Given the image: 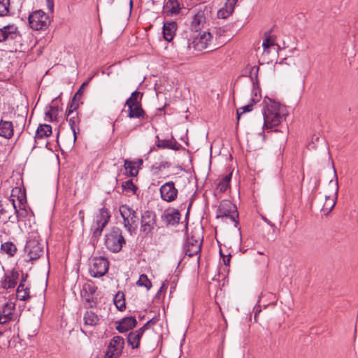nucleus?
Returning a JSON list of instances; mask_svg holds the SVG:
<instances>
[{
  "label": "nucleus",
  "instance_id": "nucleus-1",
  "mask_svg": "<svg viewBox=\"0 0 358 358\" xmlns=\"http://www.w3.org/2000/svg\"><path fill=\"white\" fill-rule=\"evenodd\" d=\"M265 106L262 109L264 117V128L271 129L280 124L282 120V115L280 113L281 105L271 99L264 100Z\"/></svg>",
  "mask_w": 358,
  "mask_h": 358
},
{
  "label": "nucleus",
  "instance_id": "nucleus-2",
  "mask_svg": "<svg viewBox=\"0 0 358 358\" xmlns=\"http://www.w3.org/2000/svg\"><path fill=\"white\" fill-rule=\"evenodd\" d=\"M24 251L30 260L38 259L44 254V243L37 233L29 234Z\"/></svg>",
  "mask_w": 358,
  "mask_h": 358
},
{
  "label": "nucleus",
  "instance_id": "nucleus-3",
  "mask_svg": "<svg viewBox=\"0 0 358 358\" xmlns=\"http://www.w3.org/2000/svg\"><path fill=\"white\" fill-rule=\"evenodd\" d=\"M125 240L122 236V230L118 227H113L106 234L105 245L112 252H118L121 250Z\"/></svg>",
  "mask_w": 358,
  "mask_h": 358
},
{
  "label": "nucleus",
  "instance_id": "nucleus-4",
  "mask_svg": "<svg viewBox=\"0 0 358 358\" xmlns=\"http://www.w3.org/2000/svg\"><path fill=\"white\" fill-rule=\"evenodd\" d=\"M119 211L123 219L124 228L131 234L136 231L139 220L136 212L126 204L120 206Z\"/></svg>",
  "mask_w": 358,
  "mask_h": 358
},
{
  "label": "nucleus",
  "instance_id": "nucleus-5",
  "mask_svg": "<svg viewBox=\"0 0 358 358\" xmlns=\"http://www.w3.org/2000/svg\"><path fill=\"white\" fill-rule=\"evenodd\" d=\"M203 243V236L195 231H192L190 236H188L183 245V252L189 257L199 255ZM200 260V255L198 257V261Z\"/></svg>",
  "mask_w": 358,
  "mask_h": 358
},
{
  "label": "nucleus",
  "instance_id": "nucleus-6",
  "mask_svg": "<svg viewBox=\"0 0 358 358\" xmlns=\"http://www.w3.org/2000/svg\"><path fill=\"white\" fill-rule=\"evenodd\" d=\"M28 20L30 27L37 31L47 29L50 23L48 15L41 10L31 13Z\"/></svg>",
  "mask_w": 358,
  "mask_h": 358
},
{
  "label": "nucleus",
  "instance_id": "nucleus-7",
  "mask_svg": "<svg viewBox=\"0 0 358 358\" xmlns=\"http://www.w3.org/2000/svg\"><path fill=\"white\" fill-rule=\"evenodd\" d=\"M229 217L232 222H235V226L236 227L238 213L236 206L229 201H223L218 208L217 217Z\"/></svg>",
  "mask_w": 358,
  "mask_h": 358
},
{
  "label": "nucleus",
  "instance_id": "nucleus-8",
  "mask_svg": "<svg viewBox=\"0 0 358 358\" xmlns=\"http://www.w3.org/2000/svg\"><path fill=\"white\" fill-rule=\"evenodd\" d=\"M108 268L109 262L106 258L94 257L90 268V273L94 278H100L108 272Z\"/></svg>",
  "mask_w": 358,
  "mask_h": 358
},
{
  "label": "nucleus",
  "instance_id": "nucleus-9",
  "mask_svg": "<svg viewBox=\"0 0 358 358\" xmlns=\"http://www.w3.org/2000/svg\"><path fill=\"white\" fill-rule=\"evenodd\" d=\"M157 217L152 210H145L141 214V231L145 235H148L152 232L156 226Z\"/></svg>",
  "mask_w": 358,
  "mask_h": 358
},
{
  "label": "nucleus",
  "instance_id": "nucleus-10",
  "mask_svg": "<svg viewBox=\"0 0 358 358\" xmlns=\"http://www.w3.org/2000/svg\"><path fill=\"white\" fill-rule=\"evenodd\" d=\"M161 198L166 202L175 201L178 196V191L172 181L165 182L159 189Z\"/></svg>",
  "mask_w": 358,
  "mask_h": 358
},
{
  "label": "nucleus",
  "instance_id": "nucleus-11",
  "mask_svg": "<svg viewBox=\"0 0 358 358\" xmlns=\"http://www.w3.org/2000/svg\"><path fill=\"white\" fill-rule=\"evenodd\" d=\"M328 155H329V159L331 160V166H332V168H333V170H334V177L336 178V181H335V192H334V196L331 198L330 196H326L325 198H326V201L323 206V210H327V212H330L335 206L336 205V199H337V197H338V188H339V186H338V176H337V173H336V170L335 169V166H334V162L332 161L331 158V155H330V152L328 151Z\"/></svg>",
  "mask_w": 358,
  "mask_h": 358
},
{
  "label": "nucleus",
  "instance_id": "nucleus-12",
  "mask_svg": "<svg viewBox=\"0 0 358 358\" xmlns=\"http://www.w3.org/2000/svg\"><path fill=\"white\" fill-rule=\"evenodd\" d=\"M20 37L17 28L14 25H6L0 28V43L17 40Z\"/></svg>",
  "mask_w": 358,
  "mask_h": 358
},
{
  "label": "nucleus",
  "instance_id": "nucleus-13",
  "mask_svg": "<svg viewBox=\"0 0 358 358\" xmlns=\"http://www.w3.org/2000/svg\"><path fill=\"white\" fill-rule=\"evenodd\" d=\"M18 278L19 273L15 269L6 271L1 281V287L4 289L14 288Z\"/></svg>",
  "mask_w": 358,
  "mask_h": 358
},
{
  "label": "nucleus",
  "instance_id": "nucleus-14",
  "mask_svg": "<svg viewBox=\"0 0 358 358\" xmlns=\"http://www.w3.org/2000/svg\"><path fill=\"white\" fill-rule=\"evenodd\" d=\"M15 308V303L7 302L0 309V324H4L13 320V312Z\"/></svg>",
  "mask_w": 358,
  "mask_h": 358
},
{
  "label": "nucleus",
  "instance_id": "nucleus-15",
  "mask_svg": "<svg viewBox=\"0 0 358 358\" xmlns=\"http://www.w3.org/2000/svg\"><path fill=\"white\" fill-rule=\"evenodd\" d=\"M161 218L166 225L175 226L180 222V213L177 209L168 210L164 212Z\"/></svg>",
  "mask_w": 358,
  "mask_h": 358
},
{
  "label": "nucleus",
  "instance_id": "nucleus-16",
  "mask_svg": "<svg viewBox=\"0 0 358 358\" xmlns=\"http://www.w3.org/2000/svg\"><path fill=\"white\" fill-rule=\"evenodd\" d=\"M211 35L210 32H204L194 37L192 41L193 48L199 51L203 50L208 47Z\"/></svg>",
  "mask_w": 358,
  "mask_h": 358
},
{
  "label": "nucleus",
  "instance_id": "nucleus-17",
  "mask_svg": "<svg viewBox=\"0 0 358 358\" xmlns=\"http://www.w3.org/2000/svg\"><path fill=\"white\" fill-rule=\"evenodd\" d=\"M117 324L116 329L120 333H124L134 329L137 324V320L134 316L126 317L118 321Z\"/></svg>",
  "mask_w": 358,
  "mask_h": 358
},
{
  "label": "nucleus",
  "instance_id": "nucleus-18",
  "mask_svg": "<svg viewBox=\"0 0 358 358\" xmlns=\"http://www.w3.org/2000/svg\"><path fill=\"white\" fill-rule=\"evenodd\" d=\"M206 17L204 10H199L193 16L191 22L190 28L194 31H199L201 30L205 23Z\"/></svg>",
  "mask_w": 358,
  "mask_h": 358
},
{
  "label": "nucleus",
  "instance_id": "nucleus-19",
  "mask_svg": "<svg viewBox=\"0 0 358 358\" xmlns=\"http://www.w3.org/2000/svg\"><path fill=\"white\" fill-rule=\"evenodd\" d=\"M97 287L92 284L86 283L83 285L82 296L90 303V306L92 307L96 304L94 295L96 293Z\"/></svg>",
  "mask_w": 358,
  "mask_h": 358
},
{
  "label": "nucleus",
  "instance_id": "nucleus-20",
  "mask_svg": "<svg viewBox=\"0 0 358 358\" xmlns=\"http://www.w3.org/2000/svg\"><path fill=\"white\" fill-rule=\"evenodd\" d=\"M124 346V341L122 336H115L110 341L108 348L114 352L113 355L120 356Z\"/></svg>",
  "mask_w": 358,
  "mask_h": 358
},
{
  "label": "nucleus",
  "instance_id": "nucleus-21",
  "mask_svg": "<svg viewBox=\"0 0 358 358\" xmlns=\"http://www.w3.org/2000/svg\"><path fill=\"white\" fill-rule=\"evenodd\" d=\"M144 331L141 329L131 331L127 336V343L133 349L139 348L140 340L142 338Z\"/></svg>",
  "mask_w": 358,
  "mask_h": 358
},
{
  "label": "nucleus",
  "instance_id": "nucleus-22",
  "mask_svg": "<svg viewBox=\"0 0 358 358\" xmlns=\"http://www.w3.org/2000/svg\"><path fill=\"white\" fill-rule=\"evenodd\" d=\"M177 29V24L173 22H166L163 26V36L166 41L170 42L175 36Z\"/></svg>",
  "mask_w": 358,
  "mask_h": 358
},
{
  "label": "nucleus",
  "instance_id": "nucleus-23",
  "mask_svg": "<svg viewBox=\"0 0 358 358\" xmlns=\"http://www.w3.org/2000/svg\"><path fill=\"white\" fill-rule=\"evenodd\" d=\"M0 136L10 139L13 136V124L12 122L1 120Z\"/></svg>",
  "mask_w": 358,
  "mask_h": 358
},
{
  "label": "nucleus",
  "instance_id": "nucleus-24",
  "mask_svg": "<svg viewBox=\"0 0 358 358\" xmlns=\"http://www.w3.org/2000/svg\"><path fill=\"white\" fill-rule=\"evenodd\" d=\"M128 117L129 118H144L145 111L142 108L141 104L128 105Z\"/></svg>",
  "mask_w": 358,
  "mask_h": 358
},
{
  "label": "nucleus",
  "instance_id": "nucleus-25",
  "mask_svg": "<svg viewBox=\"0 0 358 358\" xmlns=\"http://www.w3.org/2000/svg\"><path fill=\"white\" fill-rule=\"evenodd\" d=\"M84 327H94L99 324V316L92 310H87L83 316Z\"/></svg>",
  "mask_w": 358,
  "mask_h": 358
},
{
  "label": "nucleus",
  "instance_id": "nucleus-26",
  "mask_svg": "<svg viewBox=\"0 0 358 358\" xmlns=\"http://www.w3.org/2000/svg\"><path fill=\"white\" fill-rule=\"evenodd\" d=\"M52 134V127L49 124H41L36 129L34 136L35 141L47 138Z\"/></svg>",
  "mask_w": 358,
  "mask_h": 358
},
{
  "label": "nucleus",
  "instance_id": "nucleus-27",
  "mask_svg": "<svg viewBox=\"0 0 358 358\" xmlns=\"http://www.w3.org/2000/svg\"><path fill=\"white\" fill-rule=\"evenodd\" d=\"M180 4L177 0H166L164 5V11L170 15L178 14L180 11Z\"/></svg>",
  "mask_w": 358,
  "mask_h": 358
},
{
  "label": "nucleus",
  "instance_id": "nucleus-28",
  "mask_svg": "<svg viewBox=\"0 0 358 358\" xmlns=\"http://www.w3.org/2000/svg\"><path fill=\"white\" fill-rule=\"evenodd\" d=\"M110 218L109 211L106 208L100 209L99 214L96 215L94 223L101 224L102 227H106Z\"/></svg>",
  "mask_w": 358,
  "mask_h": 358
},
{
  "label": "nucleus",
  "instance_id": "nucleus-29",
  "mask_svg": "<svg viewBox=\"0 0 358 358\" xmlns=\"http://www.w3.org/2000/svg\"><path fill=\"white\" fill-rule=\"evenodd\" d=\"M259 98H260V96H258L257 92H255V96L251 98V103L237 109L236 114H237L238 121H239L240 117L242 114H243L245 113L250 112L252 110L253 103L258 102L259 100Z\"/></svg>",
  "mask_w": 358,
  "mask_h": 358
},
{
  "label": "nucleus",
  "instance_id": "nucleus-30",
  "mask_svg": "<svg viewBox=\"0 0 358 358\" xmlns=\"http://www.w3.org/2000/svg\"><path fill=\"white\" fill-rule=\"evenodd\" d=\"M17 299L20 301H27L30 298L29 288L25 287L24 283L20 282L16 290Z\"/></svg>",
  "mask_w": 358,
  "mask_h": 358
},
{
  "label": "nucleus",
  "instance_id": "nucleus-31",
  "mask_svg": "<svg viewBox=\"0 0 358 358\" xmlns=\"http://www.w3.org/2000/svg\"><path fill=\"white\" fill-rule=\"evenodd\" d=\"M157 143H156V145L159 148H167L173 150H178L179 149L180 145H178L177 142L173 143L171 140H162L159 138L158 136H157Z\"/></svg>",
  "mask_w": 358,
  "mask_h": 358
},
{
  "label": "nucleus",
  "instance_id": "nucleus-32",
  "mask_svg": "<svg viewBox=\"0 0 358 358\" xmlns=\"http://www.w3.org/2000/svg\"><path fill=\"white\" fill-rule=\"evenodd\" d=\"M136 162L125 159L124 162V168L126 171V175L129 177H135L138 175V170L136 167Z\"/></svg>",
  "mask_w": 358,
  "mask_h": 358
},
{
  "label": "nucleus",
  "instance_id": "nucleus-33",
  "mask_svg": "<svg viewBox=\"0 0 358 358\" xmlns=\"http://www.w3.org/2000/svg\"><path fill=\"white\" fill-rule=\"evenodd\" d=\"M259 71V66H248L244 70L242 76H249L252 82L253 85H255V82L257 81V75Z\"/></svg>",
  "mask_w": 358,
  "mask_h": 358
},
{
  "label": "nucleus",
  "instance_id": "nucleus-34",
  "mask_svg": "<svg viewBox=\"0 0 358 358\" xmlns=\"http://www.w3.org/2000/svg\"><path fill=\"white\" fill-rule=\"evenodd\" d=\"M1 250L8 256L13 257L17 252V247L13 243L7 241L1 244Z\"/></svg>",
  "mask_w": 358,
  "mask_h": 358
},
{
  "label": "nucleus",
  "instance_id": "nucleus-35",
  "mask_svg": "<svg viewBox=\"0 0 358 358\" xmlns=\"http://www.w3.org/2000/svg\"><path fill=\"white\" fill-rule=\"evenodd\" d=\"M114 303L119 310L122 311L125 309L126 306L124 293L119 292L115 294Z\"/></svg>",
  "mask_w": 358,
  "mask_h": 358
},
{
  "label": "nucleus",
  "instance_id": "nucleus-36",
  "mask_svg": "<svg viewBox=\"0 0 358 358\" xmlns=\"http://www.w3.org/2000/svg\"><path fill=\"white\" fill-rule=\"evenodd\" d=\"M231 175V173L226 175L218 183L217 189L220 192H224L229 188Z\"/></svg>",
  "mask_w": 358,
  "mask_h": 358
},
{
  "label": "nucleus",
  "instance_id": "nucleus-37",
  "mask_svg": "<svg viewBox=\"0 0 358 358\" xmlns=\"http://www.w3.org/2000/svg\"><path fill=\"white\" fill-rule=\"evenodd\" d=\"M136 285L138 287H145L147 290H149L152 287V282L145 274H141L140 275L139 279L136 282Z\"/></svg>",
  "mask_w": 358,
  "mask_h": 358
},
{
  "label": "nucleus",
  "instance_id": "nucleus-38",
  "mask_svg": "<svg viewBox=\"0 0 358 358\" xmlns=\"http://www.w3.org/2000/svg\"><path fill=\"white\" fill-rule=\"evenodd\" d=\"M122 187L127 192H131L134 194H135L137 191V187L134 184L131 179L123 182L122 185Z\"/></svg>",
  "mask_w": 358,
  "mask_h": 358
},
{
  "label": "nucleus",
  "instance_id": "nucleus-39",
  "mask_svg": "<svg viewBox=\"0 0 358 358\" xmlns=\"http://www.w3.org/2000/svg\"><path fill=\"white\" fill-rule=\"evenodd\" d=\"M67 121L69 122L71 129L75 130V128L78 127V124L80 121L78 113H76L74 115H71V116L68 117Z\"/></svg>",
  "mask_w": 358,
  "mask_h": 358
},
{
  "label": "nucleus",
  "instance_id": "nucleus-40",
  "mask_svg": "<svg viewBox=\"0 0 358 358\" xmlns=\"http://www.w3.org/2000/svg\"><path fill=\"white\" fill-rule=\"evenodd\" d=\"M10 0H0V17L6 16L9 13Z\"/></svg>",
  "mask_w": 358,
  "mask_h": 358
},
{
  "label": "nucleus",
  "instance_id": "nucleus-41",
  "mask_svg": "<svg viewBox=\"0 0 358 358\" xmlns=\"http://www.w3.org/2000/svg\"><path fill=\"white\" fill-rule=\"evenodd\" d=\"M140 94V92L136 90L131 93V96L126 101L125 106L128 105H134V104H141L140 101H138V97Z\"/></svg>",
  "mask_w": 358,
  "mask_h": 358
},
{
  "label": "nucleus",
  "instance_id": "nucleus-42",
  "mask_svg": "<svg viewBox=\"0 0 358 358\" xmlns=\"http://www.w3.org/2000/svg\"><path fill=\"white\" fill-rule=\"evenodd\" d=\"M264 36H265V38L263 41L262 46L265 50L266 49L268 48L269 47L273 45L274 42L271 38V31L265 32Z\"/></svg>",
  "mask_w": 358,
  "mask_h": 358
},
{
  "label": "nucleus",
  "instance_id": "nucleus-43",
  "mask_svg": "<svg viewBox=\"0 0 358 358\" xmlns=\"http://www.w3.org/2000/svg\"><path fill=\"white\" fill-rule=\"evenodd\" d=\"M104 227H105L101 226V224H96L94 222L91 228V230L92 231L93 237L96 238L100 236Z\"/></svg>",
  "mask_w": 358,
  "mask_h": 358
},
{
  "label": "nucleus",
  "instance_id": "nucleus-44",
  "mask_svg": "<svg viewBox=\"0 0 358 358\" xmlns=\"http://www.w3.org/2000/svg\"><path fill=\"white\" fill-rule=\"evenodd\" d=\"M233 12L227 9L225 6L220 9L217 12V17L220 19H226L229 17Z\"/></svg>",
  "mask_w": 358,
  "mask_h": 358
},
{
  "label": "nucleus",
  "instance_id": "nucleus-45",
  "mask_svg": "<svg viewBox=\"0 0 358 358\" xmlns=\"http://www.w3.org/2000/svg\"><path fill=\"white\" fill-rule=\"evenodd\" d=\"M76 101L72 100V103L69 106L67 110H66V115L67 117L71 116V115H74L76 113H77L76 110H77L78 105V103H75Z\"/></svg>",
  "mask_w": 358,
  "mask_h": 358
},
{
  "label": "nucleus",
  "instance_id": "nucleus-46",
  "mask_svg": "<svg viewBox=\"0 0 358 358\" xmlns=\"http://www.w3.org/2000/svg\"><path fill=\"white\" fill-rule=\"evenodd\" d=\"M320 136L317 135H313L311 141L308 143L307 148L309 150H313L317 148L316 143L319 141Z\"/></svg>",
  "mask_w": 358,
  "mask_h": 358
},
{
  "label": "nucleus",
  "instance_id": "nucleus-47",
  "mask_svg": "<svg viewBox=\"0 0 358 358\" xmlns=\"http://www.w3.org/2000/svg\"><path fill=\"white\" fill-rule=\"evenodd\" d=\"M88 84V82H84L82 85L80 86V87L78 89V90L77 91V92L75 94L74 96H73V101H78L79 100L82 95H83V88L87 85Z\"/></svg>",
  "mask_w": 358,
  "mask_h": 358
},
{
  "label": "nucleus",
  "instance_id": "nucleus-48",
  "mask_svg": "<svg viewBox=\"0 0 358 358\" xmlns=\"http://www.w3.org/2000/svg\"><path fill=\"white\" fill-rule=\"evenodd\" d=\"M238 0H227L225 4H224V6L231 10L232 12H234V7L237 3Z\"/></svg>",
  "mask_w": 358,
  "mask_h": 358
},
{
  "label": "nucleus",
  "instance_id": "nucleus-49",
  "mask_svg": "<svg viewBox=\"0 0 358 358\" xmlns=\"http://www.w3.org/2000/svg\"><path fill=\"white\" fill-rule=\"evenodd\" d=\"M310 180H313V183H314L313 190H317L320 184V175L317 174V175L315 176L314 177L311 178Z\"/></svg>",
  "mask_w": 358,
  "mask_h": 358
},
{
  "label": "nucleus",
  "instance_id": "nucleus-50",
  "mask_svg": "<svg viewBox=\"0 0 358 358\" xmlns=\"http://www.w3.org/2000/svg\"><path fill=\"white\" fill-rule=\"evenodd\" d=\"M167 285H168V281L166 280L165 281L163 282L161 287L159 288V291L157 292V296H159L160 293L164 290L166 289L167 288Z\"/></svg>",
  "mask_w": 358,
  "mask_h": 358
},
{
  "label": "nucleus",
  "instance_id": "nucleus-51",
  "mask_svg": "<svg viewBox=\"0 0 358 358\" xmlns=\"http://www.w3.org/2000/svg\"><path fill=\"white\" fill-rule=\"evenodd\" d=\"M155 323V321L154 320V319H151L149 321H148L142 327H141L140 329H143V331L145 332V331L146 329H148L149 326L150 324H153Z\"/></svg>",
  "mask_w": 358,
  "mask_h": 358
},
{
  "label": "nucleus",
  "instance_id": "nucleus-52",
  "mask_svg": "<svg viewBox=\"0 0 358 358\" xmlns=\"http://www.w3.org/2000/svg\"><path fill=\"white\" fill-rule=\"evenodd\" d=\"M47 7L49 11L53 12L54 10V0H46Z\"/></svg>",
  "mask_w": 358,
  "mask_h": 358
},
{
  "label": "nucleus",
  "instance_id": "nucleus-53",
  "mask_svg": "<svg viewBox=\"0 0 358 358\" xmlns=\"http://www.w3.org/2000/svg\"><path fill=\"white\" fill-rule=\"evenodd\" d=\"M114 352H113L112 350H109V349L108 348V350L105 355V357L106 358H117L119 356H116L115 355H113Z\"/></svg>",
  "mask_w": 358,
  "mask_h": 358
},
{
  "label": "nucleus",
  "instance_id": "nucleus-54",
  "mask_svg": "<svg viewBox=\"0 0 358 358\" xmlns=\"http://www.w3.org/2000/svg\"><path fill=\"white\" fill-rule=\"evenodd\" d=\"M9 202L11 203V205H12V207H13V209L15 212V213L16 214L17 217H18V213H19V211L17 209V207H16V205H15V200L14 199H10L9 200Z\"/></svg>",
  "mask_w": 358,
  "mask_h": 358
},
{
  "label": "nucleus",
  "instance_id": "nucleus-55",
  "mask_svg": "<svg viewBox=\"0 0 358 358\" xmlns=\"http://www.w3.org/2000/svg\"><path fill=\"white\" fill-rule=\"evenodd\" d=\"M231 257V255H227V256H224L223 262H224V265L227 266V265L229 264Z\"/></svg>",
  "mask_w": 358,
  "mask_h": 358
},
{
  "label": "nucleus",
  "instance_id": "nucleus-56",
  "mask_svg": "<svg viewBox=\"0 0 358 358\" xmlns=\"http://www.w3.org/2000/svg\"><path fill=\"white\" fill-rule=\"evenodd\" d=\"M71 131L73 134V141L75 142L77 138V134L79 133L80 129L78 127H77V128H75V130H71Z\"/></svg>",
  "mask_w": 358,
  "mask_h": 358
},
{
  "label": "nucleus",
  "instance_id": "nucleus-57",
  "mask_svg": "<svg viewBox=\"0 0 358 358\" xmlns=\"http://www.w3.org/2000/svg\"><path fill=\"white\" fill-rule=\"evenodd\" d=\"M50 110L52 112L53 115H56L58 111V107L54 106H50Z\"/></svg>",
  "mask_w": 358,
  "mask_h": 358
},
{
  "label": "nucleus",
  "instance_id": "nucleus-58",
  "mask_svg": "<svg viewBox=\"0 0 358 358\" xmlns=\"http://www.w3.org/2000/svg\"><path fill=\"white\" fill-rule=\"evenodd\" d=\"M45 116L49 117L50 121H52L53 114H52V112L50 110H49L45 112Z\"/></svg>",
  "mask_w": 358,
  "mask_h": 358
},
{
  "label": "nucleus",
  "instance_id": "nucleus-59",
  "mask_svg": "<svg viewBox=\"0 0 358 358\" xmlns=\"http://www.w3.org/2000/svg\"><path fill=\"white\" fill-rule=\"evenodd\" d=\"M7 213V210L6 207H3L2 205L0 206V213L1 215H5Z\"/></svg>",
  "mask_w": 358,
  "mask_h": 358
},
{
  "label": "nucleus",
  "instance_id": "nucleus-60",
  "mask_svg": "<svg viewBox=\"0 0 358 358\" xmlns=\"http://www.w3.org/2000/svg\"><path fill=\"white\" fill-rule=\"evenodd\" d=\"M261 312V309L259 308V306L256 308L255 313V320H257V315Z\"/></svg>",
  "mask_w": 358,
  "mask_h": 358
},
{
  "label": "nucleus",
  "instance_id": "nucleus-61",
  "mask_svg": "<svg viewBox=\"0 0 358 358\" xmlns=\"http://www.w3.org/2000/svg\"><path fill=\"white\" fill-rule=\"evenodd\" d=\"M169 166V163L168 162H162L160 164V167L162 168H166V167H168Z\"/></svg>",
  "mask_w": 358,
  "mask_h": 358
},
{
  "label": "nucleus",
  "instance_id": "nucleus-62",
  "mask_svg": "<svg viewBox=\"0 0 358 358\" xmlns=\"http://www.w3.org/2000/svg\"><path fill=\"white\" fill-rule=\"evenodd\" d=\"M27 275H26V276H25V277L22 276V280H21V281H20V282H22L24 283V281L26 280V278H27Z\"/></svg>",
  "mask_w": 358,
  "mask_h": 358
},
{
  "label": "nucleus",
  "instance_id": "nucleus-63",
  "mask_svg": "<svg viewBox=\"0 0 358 358\" xmlns=\"http://www.w3.org/2000/svg\"><path fill=\"white\" fill-rule=\"evenodd\" d=\"M138 164L139 165H141V164H143V159H138Z\"/></svg>",
  "mask_w": 358,
  "mask_h": 358
},
{
  "label": "nucleus",
  "instance_id": "nucleus-64",
  "mask_svg": "<svg viewBox=\"0 0 358 358\" xmlns=\"http://www.w3.org/2000/svg\"><path fill=\"white\" fill-rule=\"evenodd\" d=\"M20 118L22 119V122L24 123L25 122V120H24V117L21 116Z\"/></svg>",
  "mask_w": 358,
  "mask_h": 358
}]
</instances>
